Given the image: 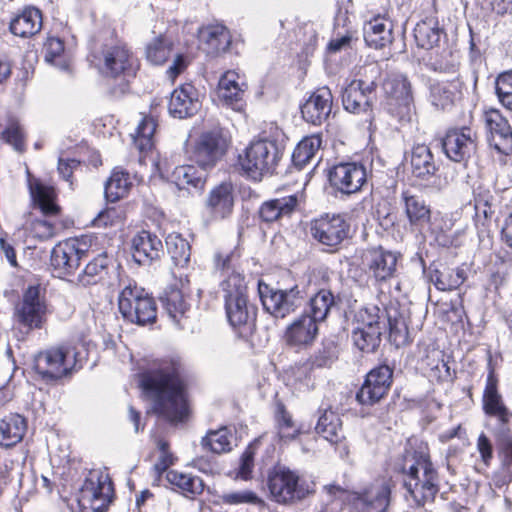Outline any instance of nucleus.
<instances>
[{"mask_svg": "<svg viewBox=\"0 0 512 512\" xmlns=\"http://www.w3.org/2000/svg\"><path fill=\"white\" fill-rule=\"evenodd\" d=\"M161 300L165 310L175 321H179L189 309L185 295L176 283L165 289Z\"/></svg>", "mask_w": 512, "mask_h": 512, "instance_id": "nucleus-53", "label": "nucleus"}, {"mask_svg": "<svg viewBox=\"0 0 512 512\" xmlns=\"http://www.w3.org/2000/svg\"><path fill=\"white\" fill-rule=\"evenodd\" d=\"M207 171L195 165H180L174 168L169 176V181L180 190L203 191L207 180Z\"/></svg>", "mask_w": 512, "mask_h": 512, "instance_id": "nucleus-41", "label": "nucleus"}, {"mask_svg": "<svg viewBox=\"0 0 512 512\" xmlns=\"http://www.w3.org/2000/svg\"><path fill=\"white\" fill-rule=\"evenodd\" d=\"M318 335V322L307 314L300 315L285 330L283 339L291 348L306 349Z\"/></svg>", "mask_w": 512, "mask_h": 512, "instance_id": "nucleus-34", "label": "nucleus"}, {"mask_svg": "<svg viewBox=\"0 0 512 512\" xmlns=\"http://www.w3.org/2000/svg\"><path fill=\"white\" fill-rule=\"evenodd\" d=\"M246 84L240 82V75L233 71H226L218 83V96L224 104L235 111L243 110L245 106Z\"/></svg>", "mask_w": 512, "mask_h": 512, "instance_id": "nucleus-39", "label": "nucleus"}, {"mask_svg": "<svg viewBox=\"0 0 512 512\" xmlns=\"http://www.w3.org/2000/svg\"><path fill=\"white\" fill-rule=\"evenodd\" d=\"M166 480L173 491L188 499H195L201 495L205 487L201 477L178 470L167 471Z\"/></svg>", "mask_w": 512, "mask_h": 512, "instance_id": "nucleus-42", "label": "nucleus"}, {"mask_svg": "<svg viewBox=\"0 0 512 512\" xmlns=\"http://www.w3.org/2000/svg\"><path fill=\"white\" fill-rule=\"evenodd\" d=\"M466 94L468 88L460 75L450 80H437L429 87L432 105L443 111L461 105Z\"/></svg>", "mask_w": 512, "mask_h": 512, "instance_id": "nucleus-26", "label": "nucleus"}, {"mask_svg": "<svg viewBox=\"0 0 512 512\" xmlns=\"http://www.w3.org/2000/svg\"><path fill=\"white\" fill-rule=\"evenodd\" d=\"M494 195L489 187L478 184L473 188L470 204L474 207V224L477 229H488L495 214Z\"/></svg>", "mask_w": 512, "mask_h": 512, "instance_id": "nucleus-40", "label": "nucleus"}, {"mask_svg": "<svg viewBox=\"0 0 512 512\" xmlns=\"http://www.w3.org/2000/svg\"><path fill=\"white\" fill-rule=\"evenodd\" d=\"M230 144L231 138L224 128L205 130L193 146L191 160L202 170H211L225 157Z\"/></svg>", "mask_w": 512, "mask_h": 512, "instance_id": "nucleus-14", "label": "nucleus"}, {"mask_svg": "<svg viewBox=\"0 0 512 512\" xmlns=\"http://www.w3.org/2000/svg\"><path fill=\"white\" fill-rule=\"evenodd\" d=\"M174 43L165 35L155 37L146 47V59L153 65H164L172 56Z\"/></svg>", "mask_w": 512, "mask_h": 512, "instance_id": "nucleus-56", "label": "nucleus"}, {"mask_svg": "<svg viewBox=\"0 0 512 512\" xmlns=\"http://www.w3.org/2000/svg\"><path fill=\"white\" fill-rule=\"evenodd\" d=\"M382 331L365 328H356L352 332L354 345L364 353L376 351L381 342Z\"/></svg>", "mask_w": 512, "mask_h": 512, "instance_id": "nucleus-62", "label": "nucleus"}, {"mask_svg": "<svg viewBox=\"0 0 512 512\" xmlns=\"http://www.w3.org/2000/svg\"><path fill=\"white\" fill-rule=\"evenodd\" d=\"M339 345L333 339H324L321 346L307 359L316 369L330 368L338 360Z\"/></svg>", "mask_w": 512, "mask_h": 512, "instance_id": "nucleus-57", "label": "nucleus"}, {"mask_svg": "<svg viewBox=\"0 0 512 512\" xmlns=\"http://www.w3.org/2000/svg\"><path fill=\"white\" fill-rule=\"evenodd\" d=\"M398 256L382 246L366 248L361 253V269L374 285H382L396 276Z\"/></svg>", "mask_w": 512, "mask_h": 512, "instance_id": "nucleus-20", "label": "nucleus"}, {"mask_svg": "<svg viewBox=\"0 0 512 512\" xmlns=\"http://www.w3.org/2000/svg\"><path fill=\"white\" fill-rule=\"evenodd\" d=\"M132 185L129 172L120 166L114 167L104 185L106 200L115 203L123 199L128 195Z\"/></svg>", "mask_w": 512, "mask_h": 512, "instance_id": "nucleus-46", "label": "nucleus"}, {"mask_svg": "<svg viewBox=\"0 0 512 512\" xmlns=\"http://www.w3.org/2000/svg\"><path fill=\"white\" fill-rule=\"evenodd\" d=\"M315 430L333 445H337L345 439L340 415L332 409L323 411L316 423Z\"/></svg>", "mask_w": 512, "mask_h": 512, "instance_id": "nucleus-47", "label": "nucleus"}, {"mask_svg": "<svg viewBox=\"0 0 512 512\" xmlns=\"http://www.w3.org/2000/svg\"><path fill=\"white\" fill-rule=\"evenodd\" d=\"M166 246L173 263L185 267L190 262L191 246L179 233H171L166 238Z\"/></svg>", "mask_w": 512, "mask_h": 512, "instance_id": "nucleus-59", "label": "nucleus"}, {"mask_svg": "<svg viewBox=\"0 0 512 512\" xmlns=\"http://www.w3.org/2000/svg\"><path fill=\"white\" fill-rule=\"evenodd\" d=\"M485 386L482 393V410L487 417L497 421L498 428L494 431L498 456L501 465L506 468L512 467V410L507 406L503 395L500 392V379L495 367L490 360Z\"/></svg>", "mask_w": 512, "mask_h": 512, "instance_id": "nucleus-3", "label": "nucleus"}, {"mask_svg": "<svg viewBox=\"0 0 512 512\" xmlns=\"http://www.w3.org/2000/svg\"><path fill=\"white\" fill-rule=\"evenodd\" d=\"M233 434L231 430L223 426L217 430L209 431L202 439V445L205 449L215 453H228L232 450Z\"/></svg>", "mask_w": 512, "mask_h": 512, "instance_id": "nucleus-58", "label": "nucleus"}, {"mask_svg": "<svg viewBox=\"0 0 512 512\" xmlns=\"http://www.w3.org/2000/svg\"><path fill=\"white\" fill-rule=\"evenodd\" d=\"M27 431L26 418L10 413L0 420V446L10 448L22 441Z\"/></svg>", "mask_w": 512, "mask_h": 512, "instance_id": "nucleus-43", "label": "nucleus"}, {"mask_svg": "<svg viewBox=\"0 0 512 512\" xmlns=\"http://www.w3.org/2000/svg\"><path fill=\"white\" fill-rule=\"evenodd\" d=\"M49 304L46 289L40 284L29 285L13 309L15 324L26 333L42 329L47 323Z\"/></svg>", "mask_w": 512, "mask_h": 512, "instance_id": "nucleus-11", "label": "nucleus"}, {"mask_svg": "<svg viewBox=\"0 0 512 512\" xmlns=\"http://www.w3.org/2000/svg\"><path fill=\"white\" fill-rule=\"evenodd\" d=\"M467 279L466 271L461 268L434 269L431 272V281L439 291H452L458 289Z\"/></svg>", "mask_w": 512, "mask_h": 512, "instance_id": "nucleus-50", "label": "nucleus"}, {"mask_svg": "<svg viewBox=\"0 0 512 512\" xmlns=\"http://www.w3.org/2000/svg\"><path fill=\"white\" fill-rule=\"evenodd\" d=\"M233 206L232 184L229 182L220 183L210 191L206 202L209 220L215 222L229 217L232 214Z\"/></svg>", "mask_w": 512, "mask_h": 512, "instance_id": "nucleus-38", "label": "nucleus"}, {"mask_svg": "<svg viewBox=\"0 0 512 512\" xmlns=\"http://www.w3.org/2000/svg\"><path fill=\"white\" fill-rule=\"evenodd\" d=\"M46 62L58 66L62 70H68L70 61L66 57L64 40L56 35L48 33L42 47Z\"/></svg>", "mask_w": 512, "mask_h": 512, "instance_id": "nucleus-51", "label": "nucleus"}, {"mask_svg": "<svg viewBox=\"0 0 512 512\" xmlns=\"http://www.w3.org/2000/svg\"><path fill=\"white\" fill-rule=\"evenodd\" d=\"M422 370L437 381H444L450 377V367L444 360L443 351L427 347L420 360Z\"/></svg>", "mask_w": 512, "mask_h": 512, "instance_id": "nucleus-49", "label": "nucleus"}, {"mask_svg": "<svg viewBox=\"0 0 512 512\" xmlns=\"http://www.w3.org/2000/svg\"><path fill=\"white\" fill-rule=\"evenodd\" d=\"M44 13L36 5L26 4L9 16L8 31L17 38L29 40L43 29Z\"/></svg>", "mask_w": 512, "mask_h": 512, "instance_id": "nucleus-25", "label": "nucleus"}, {"mask_svg": "<svg viewBox=\"0 0 512 512\" xmlns=\"http://www.w3.org/2000/svg\"><path fill=\"white\" fill-rule=\"evenodd\" d=\"M273 419L276 437L281 443L294 442L309 432L303 424L293 418L292 413L281 399L274 400Z\"/></svg>", "mask_w": 512, "mask_h": 512, "instance_id": "nucleus-31", "label": "nucleus"}, {"mask_svg": "<svg viewBox=\"0 0 512 512\" xmlns=\"http://www.w3.org/2000/svg\"><path fill=\"white\" fill-rule=\"evenodd\" d=\"M242 251L239 247L221 248L215 251L212 258L213 270L222 277L220 283L229 281L233 277H246L241 269Z\"/></svg>", "mask_w": 512, "mask_h": 512, "instance_id": "nucleus-37", "label": "nucleus"}, {"mask_svg": "<svg viewBox=\"0 0 512 512\" xmlns=\"http://www.w3.org/2000/svg\"><path fill=\"white\" fill-rule=\"evenodd\" d=\"M394 471L402 476L405 498L412 502V507L420 508L434 502L440 490L439 473L427 444L405 450L397 459Z\"/></svg>", "mask_w": 512, "mask_h": 512, "instance_id": "nucleus-2", "label": "nucleus"}, {"mask_svg": "<svg viewBox=\"0 0 512 512\" xmlns=\"http://www.w3.org/2000/svg\"><path fill=\"white\" fill-rule=\"evenodd\" d=\"M103 71L112 79H123L129 82L135 78L140 63L131 48L123 42L104 44L101 49Z\"/></svg>", "mask_w": 512, "mask_h": 512, "instance_id": "nucleus-18", "label": "nucleus"}, {"mask_svg": "<svg viewBox=\"0 0 512 512\" xmlns=\"http://www.w3.org/2000/svg\"><path fill=\"white\" fill-rule=\"evenodd\" d=\"M192 377L177 355L156 359L138 374V386L151 403V411L171 426L186 424L193 414Z\"/></svg>", "mask_w": 512, "mask_h": 512, "instance_id": "nucleus-1", "label": "nucleus"}, {"mask_svg": "<svg viewBox=\"0 0 512 512\" xmlns=\"http://www.w3.org/2000/svg\"><path fill=\"white\" fill-rule=\"evenodd\" d=\"M333 96L328 88H318L301 105L303 119L313 125L325 122L332 110Z\"/></svg>", "mask_w": 512, "mask_h": 512, "instance_id": "nucleus-36", "label": "nucleus"}, {"mask_svg": "<svg viewBox=\"0 0 512 512\" xmlns=\"http://www.w3.org/2000/svg\"><path fill=\"white\" fill-rule=\"evenodd\" d=\"M114 496V484L109 475L91 473L78 493L79 512H107Z\"/></svg>", "mask_w": 512, "mask_h": 512, "instance_id": "nucleus-16", "label": "nucleus"}, {"mask_svg": "<svg viewBox=\"0 0 512 512\" xmlns=\"http://www.w3.org/2000/svg\"><path fill=\"white\" fill-rule=\"evenodd\" d=\"M266 487L272 501L280 505H294L313 496L317 491V477L276 464L267 472Z\"/></svg>", "mask_w": 512, "mask_h": 512, "instance_id": "nucleus-4", "label": "nucleus"}, {"mask_svg": "<svg viewBox=\"0 0 512 512\" xmlns=\"http://www.w3.org/2000/svg\"><path fill=\"white\" fill-rule=\"evenodd\" d=\"M478 135L466 123L461 127L449 128L441 145L445 155L454 162H467L477 150Z\"/></svg>", "mask_w": 512, "mask_h": 512, "instance_id": "nucleus-24", "label": "nucleus"}, {"mask_svg": "<svg viewBox=\"0 0 512 512\" xmlns=\"http://www.w3.org/2000/svg\"><path fill=\"white\" fill-rule=\"evenodd\" d=\"M1 140L11 145L17 152L24 153L26 146V133L17 119H10L0 135Z\"/></svg>", "mask_w": 512, "mask_h": 512, "instance_id": "nucleus-61", "label": "nucleus"}, {"mask_svg": "<svg viewBox=\"0 0 512 512\" xmlns=\"http://www.w3.org/2000/svg\"><path fill=\"white\" fill-rule=\"evenodd\" d=\"M118 309L122 317L133 324H153L157 320L154 297L134 280H129L119 293Z\"/></svg>", "mask_w": 512, "mask_h": 512, "instance_id": "nucleus-12", "label": "nucleus"}, {"mask_svg": "<svg viewBox=\"0 0 512 512\" xmlns=\"http://www.w3.org/2000/svg\"><path fill=\"white\" fill-rule=\"evenodd\" d=\"M258 292L264 309L276 318H285L302 305L303 295L297 285L290 289H273L259 282Z\"/></svg>", "mask_w": 512, "mask_h": 512, "instance_id": "nucleus-23", "label": "nucleus"}, {"mask_svg": "<svg viewBox=\"0 0 512 512\" xmlns=\"http://www.w3.org/2000/svg\"><path fill=\"white\" fill-rule=\"evenodd\" d=\"M335 305V296L329 289H320L308 301L307 314L317 322L324 321Z\"/></svg>", "mask_w": 512, "mask_h": 512, "instance_id": "nucleus-52", "label": "nucleus"}, {"mask_svg": "<svg viewBox=\"0 0 512 512\" xmlns=\"http://www.w3.org/2000/svg\"><path fill=\"white\" fill-rule=\"evenodd\" d=\"M301 196L298 192L279 198L264 201L258 210L260 222L272 224L290 218L299 210Z\"/></svg>", "mask_w": 512, "mask_h": 512, "instance_id": "nucleus-32", "label": "nucleus"}, {"mask_svg": "<svg viewBox=\"0 0 512 512\" xmlns=\"http://www.w3.org/2000/svg\"><path fill=\"white\" fill-rule=\"evenodd\" d=\"M281 156L276 141L260 138L252 141L238 155L237 164L246 177L253 181H261L265 175L275 172Z\"/></svg>", "mask_w": 512, "mask_h": 512, "instance_id": "nucleus-10", "label": "nucleus"}, {"mask_svg": "<svg viewBox=\"0 0 512 512\" xmlns=\"http://www.w3.org/2000/svg\"><path fill=\"white\" fill-rule=\"evenodd\" d=\"M306 232L327 253L339 252L352 238L351 223L344 213H322L307 223Z\"/></svg>", "mask_w": 512, "mask_h": 512, "instance_id": "nucleus-8", "label": "nucleus"}, {"mask_svg": "<svg viewBox=\"0 0 512 512\" xmlns=\"http://www.w3.org/2000/svg\"><path fill=\"white\" fill-rule=\"evenodd\" d=\"M363 71V77L352 80L342 93L344 109L353 114L372 111L370 96L375 93L381 76L377 65L366 66Z\"/></svg>", "mask_w": 512, "mask_h": 512, "instance_id": "nucleus-17", "label": "nucleus"}, {"mask_svg": "<svg viewBox=\"0 0 512 512\" xmlns=\"http://www.w3.org/2000/svg\"><path fill=\"white\" fill-rule=\"evenodd\" d=\"M414 38L418 47L429 50L439 43L441 30L436 24L422 20L414 28Z\"/></svg>", "mask_w": 512, "mask_h": 512, "instance_id": "nucleus-60", "label": "nucleus"}, {"mask_svg": "<svg viewBox=\"0 0 512 512\" xmlns=\"http://www.w3.org/2000/svg\"><path fill=\"white\" fill-rule=\"evenodd\" d=\"M403 214L412 229L429 234L438 243L445 245L446 235L442 226L443 218L434 216L430 203L423 195L410 189L400 194Z\"/></svg>", "mask_w": 512, "mask_h": 512, "instance_id": "nucleus-9", "label": "nucleus"}, {"mask_svg": "<svg viewBox=\"0 0 512 512\" xmlns=\"http://www.w3.org/2000/svg\"><path fill=\"white\" fill-rule=\"evenodd\" d=\"M199 48L209 58H217L227 53L232 45V35L227 26L214 22L198 28Z\"/></svg>", "mask_w": 512, "mask_h": 512, "instance_id": "nucleus-28", "label": "nucleus"}, {"mask_svg": "<svg viewBox=\"0 0 512 512\" xmlns=\"http://www.w3.org/2000/svg\"><path fill=\"white\" fill-rule=\"evenodd\" d=\"M131 254L137 264L151 266L164 256L162 240L156 233L142 229L131 239Z\"/></svg>", "mask_w": 512, "mask_h": 512, "instance_id": "nucleus-29", "label": "nucleus"}, {"mask_svg": "<svg viewBox=\"0 0 512 512\" xmlns=\"http://www.w3.org/2000/svg\"><path fill=\"white\" fill-rule=\"evenodd\" d=\"M426 67L441 74H454L460 67L459 57L449 49L435 51L430 54Z\"/></svg>", "mask_w": 512, "mask_h": 512, "instance_id": "nucleus-54", "label": "nucleus"}, {"mask_svg": "<svg viewBox=\"0 0 512 512\" xmlns=\"http://www.w3.org/2000/svg\"><path fill=\"white\" fill-rule=\"evenodd\" d=\"M158 127L157 119L151 115H144L139 122L135 134L133 135V144L140 154V160L155 148V132Z\"/></svg>", "mask_w": 512, "mask_h": 512, "instance_id": "nucleus-45", "label": "nucleus"}, {"mask_svg": "<svg viewBox=\"0 0 512 512\" xmlns=\"http://www.w3.org/2000/svg\"><path fill=\"white\" fill-rule=\"evenodd\" d=\"M327 178L334 191L349 196L362 191L367 184L368 172L361 162L342 161L328 169Z\"/></svg>", "mask_w": 512, "mask_h": 512, "instance_id": "nucleus-22", "label": "nucleus"}, {"mask_svg": "<svg viewBox=\"0 0 512 512\" xmlns=\"http://www.w3.org/2000/svg\"><path fill=\"white\" fill-rule=\"evenodd\" d=\"M394 367L381 363L372 368L364 377L357 390L355 400L362 407L371 408L387 396L393 384Z\"/></svg>", "mask_w": 512, "mask_h": 512, "instance_id": "nucleus-19", "label": "nucleus"}, {"mask_svg": "<svg viewBox=\"0 0 512 512\" xmlns=\"http://www.w3.org/2000/svg\"><path fill=\"white\" fill-rule=\"evenodd\" d=\"M394 487L391 477H381L359 490H347L336 484L326 485L324 490L331 498L342 500L350 512H388Z\"/></svg>", "mask_w": 512, "mask_h": 512, "instance_id": "nucleus-5", "label": "nucleus"}, {"mask_svg": "<svg viewBox=\"0 0 512 512\" xmlns=\"http://www.w3.org/2000/svg\"><path fill=\"white\" fill-rule=\"evenodd\" d=\"M380 106L401 125L408 124L416 112L413 86L407 75H387L380 86Z\"/></svg>", "mask_w": 512, "mask_h": 512, "instance_id": "nucleus-6", "label": "nucleus"}, {"mask_svg": "<svg viewBox=\"0 0 512 512\" xmlns=\"http://www.w3.org/2000/svg\"><path fill=\"white\" fill-rule=\"evenodd\" d=\"M364 40L366 44L374 49L389 47L394 41V21L391 18L390 10L374 14L364 24Z\"/></svg>", "mask_w": 512, "mask_h": 512, "instance_id": "nucleus-30", "label": "nucleus"}, {"mask_svg": "<svg viewBox=\"0 0 512 512\" xmlns=\"http://www.w3.org/2000/svg\"><path fill=\"white\" fill-rule=\"evenodd\" d=\"M398 306V302L390 301L385 306V312L389 328V341L396 347H401L409 344V330Z\"/></svg>", "mask_w": 512, "mask_h": 512, "instance_id": "nucleus-44", "label": "nucleus"}, {"mask_svg": "<svg viewBox=\"0 0 512 512\" xmlns=\"http://www.w3.org/2000/svg\"><path fill=\"white\" fill-rule=\"evenodd\" d=\"M153 442L160 452V456L153 466L154 473L157 477H161L168 468L174 465L176 458L170 450V442L163 435H154Z\"/></svg>", "mask_w": 512, "mask_h": 512, "instance_id": "nucleus-63", "label": "nucleus"}, {"mask_svg": "<svg viewBox=\"0 0 512 512\" xmlns=\"http://www.w3.org/2000/svg\"><path fill=\"white\" fill-rule=\"evenodd\" d=\"M82 367L75 346L59 345L40 351L34 361L36 372L44 379L57 380Z\"/></svg>", "mask_w": 512, "mask_h": 512, "instance_id": "nucleus-13", "label": "nucleus"}, {"mask_svg": "<svg viewBox=\"0 0 512 512\" xmlns=\"http://www.w3.org/2000/svg\"><path fill=\"white\" fill-rule=\"evenodd\" d=\"M487 139L497 153L512 154V126L499 109L490 108L484 112Z\"/></svg>", "mask_w": 512, "mask_h": 512, "instance_id": "nucleus-27", "label": "nucleus"}, {"mask_svg": "<svg viewBox=\"0 0 512 512\" xmlns=\"http://www.w3.org/2000/svg\"><path fill=\"white\" fill-rule=\"evenodd\" d=\"M322 139L319 135L304 137L294 148L292 164L299 170L304 168L320 148Z\"/></svg>", "mask_w": 512, "mask_h": 512, "instance_id": "nucleus-55", "label": "nucleus"}, {"mask_svg": "<svg viewBox=\"0 0 512 512\" xmlns=\"http://www.w3.org/2000/svg\"><path fill=\"white\" fill-rule=\"evenodd\" d=\"M411 175L420 183H428L437 178L439 165L430 147L425 144H415L410 153Z\"/></svg>", "mask_w": 512, "mask_h": 512, "instance_id": "nucleus-35", "label": "nucleus"}, {"mask_svg": "<svg viewBox=\"0 0 512 512\" xmlns=\"http://www.w3.org/2000/svg\"><path fill=\"white\" fill-rule=\"evenodd\" d=\"M91 238L88 236L71 237L58 242L51 250L50 267L54 276L66 278L78 270L82 258L86 257Z\"/></svg>", "mask_w": 512, "mask_h": 512, "instance_id": "nucleus-15", "label": "nucleus"}, {"mask_svg": "<svg viewBox=\"0 0 512 512\" xmlns=\"http://www.w3.org/2000/svg\"><path fill=\"white\" fill-rule=\"evenodd\" d=\"M495 91L499 102L512 111V70L500 73L495 81Z\"/></svg>", "mask_w": 512, "mask_h": 512, "instance_id": "nucleus-64", "label": "nucleus"}, {"mask_svg": "<svg viewBox=\"0 0 512 512\" xmlns=\"http://www.w3.org/2000/svg\"><path fill=\"white\" fill-rule=\"evenodd\" d=\"M223 306L228 323L241 332L255 326L257 306L250 301L249 287L246 280L233 277L229 281L219 283Z\"/></svg>", "mask_w": 512, "mask_h": 512, "instance_id": "nucleus-7", "label": "nucleus"}, {"mask_svg": "<svg viewBox=\"0 0 512 512\" xmlns=\"http://www.w3.org/2000/svg\"><path fill=\"white\" fill-rule=\"evenodd\" d=\"M110 260L107 252H102L84 267L78 275V284L83 287L93 286L104 281L109 272Z\"/></svg>", "mask_w": 512, "mask_h": 512, "instance_id": "nucleus-48", "label": "nucleus"}, {"mask_svg": "<svg viewBox=\"0 0 512 512\" xmlns=\"http://www.w3.org/2000/svg\"><path fill=\"white\" fill-rule=\"evenodd\" d=\"M26 185L32 209L39 211L45 218L62 216L63 207L60 204L59 189L54 183L46 182L27 170Z\"/></svg>", "mask_w": 512, "mask_h": 512, "instance_id": "nucleus-21", "label": "nucleus"}, {"mask_svg": "<svg viewBox=\"0 0 512 512\" xmlns=\"http://www.w3.org/2000/svg\"><path fill=\"white\" fill-rule=\"evenodd\" d=\"M201 107L200 93L192 83H184L171 93L169 112L179 119L194 116Z\"/></svg>", "mask_w": 512, "mask_h": 512, "instance_id": "nucleus-33", "label": "nucleus"}]
</instances>
